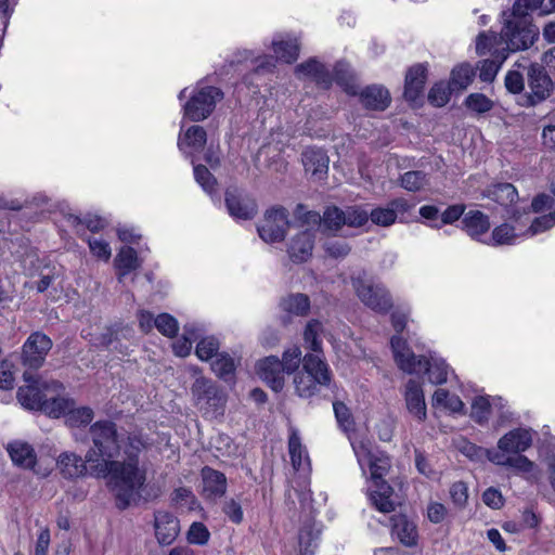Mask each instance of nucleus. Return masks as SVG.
Returning <instances> with one entry per match:
<instances>
[{"mask_svg": "<svg viewBox=\"0 0 555 555\" xmlns=\"http://www.w3.org/2000/svg\"><path fill=\"white\" fill-rule=\"evenodd\" d=\"M93 447L87 452L89 473L96 478L108 477L119 509L137 503L146 481V469L139 465V453L143 447L141 439L128 438L125 450L127 460H113L120 451V440L115 423L98 421L89 429Z\"/></svg>", "mask_w": 555, "mask_h": 555, "instance_id": "f257e3e1", "label": "nucleus"}, {"mask_svg": "<svg viewBox=\"0 0 555 555\" xmlns=\"http://www.w3.org/2000/svg\"><path fill=\"white\" fill-rule=\"evenodd\" d=\"M353 452L363 476L367 470V496L371 504L380 513L393 512L397 505L395 492L384 477L390 469V459L382 451L373 450L370 441H351Z\"/></svg>", "mask_w": 555, "mask_h": 555, "instance_id": "f03ea898", "label": "nucleus"}, {"mask_svg": "<svg viewBox=\"0 0 555 555\" xmlns=\"http://www.w3.org/2000/svg\"><path fill=\"white\" fill-rule=\"evenodd\" d=\"M543 0H516L509 14L504 13V26L500 39L506 44L508 51L529 48L539 35L538 28L532 24L530 11L540 8Z\"/></svg>", "mask_w": 555, "mask_h": 555, "instance_id": "7ed1b4c3", "label": "nucleus"}, {"mask_svg": "<svg viewBox=\"0 0 555 555\" xmlns=\"http://www.w3.org/2000/svg\"><path fill=\"white\" fill-rule=\"evenodd\" d=\"M390 348L395 363L404 373L420 374L424 372L434 385H441L448 380L450 367L437 354H430L429 357L416 356L406 340H402L399 336L391 337Z\"/></svg>", "mask_w": 555, "mask_h": 555, "instance_id": "20e7f679", "label": "nucleus"}, {"mask_svg": "<svg viewBox=\"0 0 555 555\" xmlns=\"http://www.w3.org/2000/svg\"><path fill=\"white\" fill-rule=\"evenodd\" d=\"M186 98L182 104L183 117L197 122L212 114L217 103L223 99V92L217 87L198 82L190 91L189 88L180 91L178 99L182 101Z\"/></svg>", "mask_w": 555, "mask_h": 555, "instance_id": "39448f33", "label": "nucleus"}, {"mask_svg": "<svg viewBox=\"0 0 555 555\" xmlns=\"http://www.w3.org/2000/svg\"><path fill=\"white\" fill-rule=\"evenodd\" d=\"M332 372L328 364L318 354L304 357V372L295 375L294 384L299 397L310 398L318 391V386H328Z\"/></svg>", "mask_w": 555, "mask_h": 555, "instance_id": "423d86ee", "label": "nucleus"}, {"mask_svg": "<svg viewBox=\"0 0 555 555\" xmlns=\"http://www.w3.org/2000/svg\"><path fill=\"white\" fill-rule=\"evenodd\" d=\"M271 49L275 57L271 55L256 56L253 51H244V61H250L254 70L258 74L272 70L276 61L292 64L298 59L299 44L297 39L288 35H275L271 42Z\"/></svg>", "mask_w": 555, "mask_h": 555, "instance_id": "0eeeda50", "label": "nucleus"}, {"mask_svg": "<svg viewBox=\"0 0 555 555\" xmlns=\"http://www.w3.org/2000/svg\"><path fill=\"white\" fill-rule=\"evenodd\" d=\"M351 283L359 299L373 311L385 314L392 307L391 297L385 286L374 283L364 271L353 274Z\"/></svg>", "mask_w": 555, "mask_h": 555, "instance_id": "6e6552de", "label": "nucleus"}, {"mask_svg": "<svg viewBox=\"0 0 555 555\" xmlns=\"http://www.w3.org/2000/svg\"><path fill=\"white\" fill-rule=\"evenodd\" d=\"M301 219V230L295 234L289 243L287 253L292 261L301 263L307 261L313 250L315 225H320L321 216L315 211H307L304 216L299 215Z\"/></svg>", "mask_w": 555, "mask_h": 555, "instance_id": "1a4fd4ad", "label": "nucleus"}, {"mask_svg": "<svg viewBox=\"0 0 555 555\" xmlns=\"http://www.w3.org/2000/svg\"><path fill=\"white\" fill-rule=\"evenodd\" d=\"M23 376L26 385L18 388L17 399L28 410H42L48 399L47 392L62 388V385L55 380L46 382L28 372Z\"/></svg>", "mask_w": 555, "mask_h": 555, "instance_id": "9d476101", "label": "nucleus"}, {"mask_svg": "<svg viewBox=\"0 0 555 555\" xmlns=\"http://www.w3.org/2000/svg\"><path fill=\"white\" fill-rule=\"evenodd\" d=\"M196 406L205 414H219L225 399L222 391L208 378L198 376L191 387Z\"/></svg>", "mask_w": 555, "mask_h": 555, "instance_id": "9b49d317", "label": "nucleus"}, {"mask_svg": "<svg viewBox=\"0 0 555 555\" xmlns=\"http://www.w3.org/2000/svg\"><path fill=\"white\" fill-rule=\"evenodd\" d=\"M508 219L509 222L495 227L488 241H483V243L491 246L514 245L526 238L524 227L529 223L528 214L513 210L512 215H508Z\"/></svg>", "mask_w": 555, "mask_h": 555, "instance_id": "f8f14e48", "label": "nucleus"}, {"mask_svg": "<svg viewBox=\"0 0 555 555\" xmlns=\"http://www.w3.org/2000/svg\"><path fill=\"white\" fill-rule=\"evenodd\" d=\"M288 227L287 210L283 207H273L266 211L263 221L257 231L262 241L275 243L284 240Z\"/></svg>", "mask_w": 555, "mask_h": 555, "instance_id": "ddd939ff", "label": "nucleus"}, {"mask_svg": "<svg viewBox=\"0 0 555 555\" xmlns=\"http://www.w3.org/2000/svg\"><path fill=\"white\" fill-rule=\"evenodd\" d=\"M52 340L41 332H34L23 345V363L29 369H39L52 348Z\"/></svg>", "mask_w": 555, "mask_h": 555, "instance_id": "4468645a", "label": "nucleus"}, {"mask_svg": "<svg viewBox=\"0 0 555 555\" xmlns=\"http://www.w3.org/2000/svg\"><path fill=\"white\" fill-rule=\"evenodd\" d=\"M518 68L527 69L528 86L531 90L530 100L532 104L544 100L551 91L552 80L544 72L543 67L538 64H529L527 60L515 64Z\"/></svg>", "mask_w": 555, "mask_h": 555, "instance_id": "2eb2a0df", "label": "nucleus"}, {"mask_svg": "<svg viewBox=\"0 0 555 555\" xmlns=\"http://www.w3.org/2000/svg\"><path fill=\"white\" fill-rule=\"evenodd\" d=\"M225 205L230 216L236 220H249L257 214L255 199L234 186L225 191Z\"/></svg>", "mask_w": 555, "mask_h": 555, "instance_id": "dca6fc26", "label": "nucleus"}, {"mask_svg": "<svg viewBox=\"0 0 555 555\" xmlns=\"http://www.w3.org/2000/svg\"><path fill=\"white\" fill-rule=\"evenodd\" d=\"M535 431L529 427H517L498 441V451L503 454H519L526 452L533 442Z\"/></svg>", "mask_w": 555, "mask_h": 555, "instance_id": "f3484780", "label": "nucleus"}, {"mask_svg": "<svg viewBox=\"0 0 555 555\" xmlns=\"http://www.w3.org/2000/svg\"><path fill=\"white\" fill-rule=\"evenodd\" d=\"M288 452L293 468L302 478L301 486L304 488L309 483V474L311 472V463L308 451L302 446L298 431L293 429L288 439Z\"/></svg>", "mask_w": 555, "mask_h": 555, "instance_id": "a211bd4d", "label": "nucleus"}, {"mask_svg": "<svg viewBox=\"0 0 555 555\" xmlns=\"http://www.w3.org/2000/svg\"><path fill=\"white\" fill-rule=\"evenodd\" d=\"M403 396L409 413L418 422H424L427 417V409L422 384L415 379H409Z\"/></svg>", "mask_w": 555, "mask_h": 555, "instance_id": "6ab92c4d", "label": "nucleus"}, {"mask_svg": "<svg viewBox=\"0 0 555 555\" xmlns=\"http://www.w3.org/2000/svg\"><path fill=\"white\" fill-rule=\"evenodd\" d=\"M258 376L275 392L284 387V372L280 359L275 356L267 357L257 363Z\"/></svg>", "mask_w": 555, "mask_h": 555, "instance_id": "aec40b11", "label": "nucleus"}, {"mask_svg": "<svg viewBox=\"0 0 555 555\" xmlns=\"http://www.w3.org/2000/svg\"><path fill=\"white\" fill-rule=\"evenodd\" d=\"M154 529L159 544L169 545L179 534V520L169 512H156L154 517Z\"/></svg>", "mask_w": 555, "mask_h": 555, "instance_id": "412c9836", "label": "nucleus"}, {"mask_svg": "<svg viewBox=\"0 0 555 555\" xmlns=\"http://www.w3.org/2000/svg\"><path fill=\"white\" fill-rule=\"evenodd\" d=\"M202 494L208 500H216L227 491V477L223 473L205 466L201 472Z\"/></svg>", "mask_w": 555, "mask_h": 555, "instance_id": "4be33fe9", "label": "nucleus"}, {"mask_svg": "<svg viewBox=\"0 0 555 555\" xmlns=\"http://www.w3.org/2000/svg\"><path fill=\"white\" fill-rule=\"evenodd\" d=\"M409 208L410 204L406 199L402 197L395 198L386 207L373 209L369 217L377 225L389 227L396 222L399 214H404Z\"/></svg>", "mask_w": 555, "mask_h": 555, "instance_id": "5701e85b", "label": "nucleus"}, {"mask_svg": "<svg viewBox=\"0 0 555 555\" xmlns=\"http://www.w3.org/2000/svg\"><path fill=\"white\" fill-rule=\"evenodd\" d=\"M207 141V133L202 126H191L184 132H180L178 147L185 156H193L201 152Z\"/></svg>", "mask_w": 555, "mask_h": 555, "instance_id": "b1692460", "label": "nucleus"}, {"mask_svg": "<svg viewBox=\"0 0 555 555\" xmlns=\"http://www.w3.org/2000/svg\"><path fill=\"white\" fill-rule=\"evenodd\" d=\"M462 223L464 231L472 238L481 243L488 241L489 235L487 233L490 229V220L487 215L479 210H469L464 215Z\"/></svg>", "mask_w": 555, "mask_h": 555, "instance_id": "393cba45", "label": "nucleus"}, {"mask_svg": "<svg viewBox=\"0 0 555 555\" xmlns=\"http://www.w3.org/2000/svg\"><path fill=\"white\" fill-rule=\"evenodd\" d=\"M56 465L64 478L74 479L85 476L88 473L87 455L82 459L74 452H62L57 460Z\"/></svg>", "mask_w": 555, "mask_h": 555, "instance_id": "a878e982", "label": "nucleus"}, {"mask_svg": "<svg viewBox=\"0 0 555 555\" xmlns=\"http://www.w3.org/2000/svg\"><path fill=\"white\" fill-rule=\"evenodd\" d=\"M391 534L405 546H414L418 540L415 522L401 514L391 517Z\"/></svg>", "mask_w": 555, "mask_h": 555, "instance_id": "bb28decb", "label": "nucleus"}, {"mask_svg": "<svg viewBox=\"0 0 555 555\" xmlns=\"http://www.w3.org/2000/svg\"><path fill=\"white\" fill-rule=\"evenodd\" d=\"M488 198L506 208L507 215L513 210H518L515 204L518 199V192L511 183H496L490 186L486 194Z\"/></svg>", "mask_w": 555, "mask_h": 555, "instance_id": "cd10ccee", "label": "nucleus"}, {"mask_svg": "<svg viewBox=\"0 0 555 555\" xmlns=\"http://www.w3.org/2000/svg\"><path fill=\"white\" fill-rule=\"evenodd\" d=\"M487 459L495 465L511 467L519 473H530L534 468V463L521 453L503 454L496 451H488Z\"/></svg>", "mask_w": 555, "mask_h": 555, "instance_id": "c85d7f7f", "label": "nucleus"}, {"mask_svg": "<svg viewBox=\"0 0 555 555\" xmlns=\"http://www.w3.org/2000/svg\"><path fill=\"white\" fill-rule=\"evenodd\" d=\"M426 67L423 64L412 66L405 76L404 98L415 102L423 92L426 80Z\"/></svg>", "mask_w": 555, "mask_h": 555, "instance_id": "c756f323", "label": "nucleus"}, {"mask_svg": "<svg viewBox=\"0 0 555 555\" xmlns=\"http://www.w3.org/2000/svg\"><path fill=\"white\" fill-rule=\"evenodd\" d=\"M360 101L369 109L384 111L390 103V94L382 86H370L360 92Z\"/></svg>", "mask_w": 555, "mask_h": 555, "instance_id": "7c9ffc66", "label": "nucleus"}, {"mask_svg": "<svg viewBox=\"0 0 555 555\" xmlns=\"http://www.w3.org/2000/svg\"><path fill=\"white\" fill-rule=\"evenodd\" d=\"M302 164L306 171L321 179L328 169V157L324 151L310 147L302 153Z\"/></svg>", "mask_w": 555, "mask_h": 555, "instance_id": "2f4dec72", "label": "nucleus"}, {"mask_svg": "<svg viewBox=\"0 0 555 555\" xmlns=\"http://www.w3.org/2000/svg\"><path fill=\"white\" fill-rule=\"evenodd\" d=\"M141 267V260L138 257L137 251L129 246L120 248L115 258V268L118 271L119 282L129 274Z\"/></svg>", "mask_w": 555, "mask_h": 555, "instance_id": "473e14b6", "label": "nucleus"}, {"mask_svg": "<svg viewBox=\"0 0 555 555\" xmlns=\"http://www.w3.org/2000/svg\"><path fill=\"white\" fill-rule=\"evenodd\" d=\"M8 452L12 461L22 467L34 468L36 455L30 444L15 441L8 446Z\"/></svg>", "mask_w": 555, "mask_h": 555, "instance_id": "72a5a7b5", "label": "nucleus"}, {"mask_svg": "<svg viewBox=\"0 0 555 555\" xmlns=\"http://www.w3.org/2000/svg\"><path fill=\"white\" fill-rule=\"evenodd\" d=\"M431 404L435 409L449 411L451 413H461L464 411V403L460 397L443 388H439L434 392Z\"/></svg>", "mask_w": 555, "mask_h": 555, "instance_id": "f704fd0d", "label": "nucleus"}, {"mask_svg": "<svg viewBox=\"0 0 555 555\" xmlns=\"http://www.w3.org/2000/svg\"><path fill=\"white\" fill-rule=\"evenodd\" d=\"M280 307L289 315L304 317L310 310V300L305 294H292L281 300Z\"/></svg>", "mask_w": 555, "mask_h": 555, "instance_id": "c9c22d12", "label": "nucleus"}, {"mask_svg": "<svg viewBox=\"0 0 555 555\" xmlns=\"http://www.w3.org/2000/svg\"><path fill=\"white\" fill-rule=\"evenodd\" d=\"M323 332V325L318 320H311L307 323L304 331V341L306 348L313 351L312 354L322 357V339L321 334Z\"/></svg>", "mask_w": 555, "mask_h": 555, "instance_id": "e433bc0d", "label": "nucleus"}, {"mask_svg": "<svg viewBox=\"0 0 555 555\" xmlns=\"http://www.w3.org/2000/svg\"><path fill=\"white\" fill-rule=\"evenodd\" d=\"M295 70L297 76L300 78H311L324 87L328 86L324 66L315 60H309L299 64Z\"/></svg>", "mask_w": 555, "mask_h": 555, "instance_id": "4c0bfd02", "label": "nucleus"}, {"mask_svg": "<svg viewBox=\"0 0 555 555\" xmlns=\"http://www.w3.org/2000/svg\"><path fill=\"white\" fill-rule=\"evenodd\" d=\"M493 55L494 59L483 60L480 62L479 78L483 82H491L494 80L499 69L507 57L505 53H499L498 49L493 51Z\"/></svg>", "mask_w": 555, "mask_h": 555, "instance_id": "58836bf2", "label": "nucleus"}, {"mask_svg": "<svg viewBox=\"0 0 555 555\" xmlns=\"http://www.w3.org/2000/svg\"><path fill=\"white\" fill-rule=\"evenodd\" d=\"M236 362L233 357L227 352H219L216 354L211 370L222 379L230 380L235 372Z\"/></svg>", "mask_w": 555, "mask_h": 555, "instance_id": "ea45409f", "label": "nucleus"}, {"mask_svg": "<svg viewBox=\"0 0 555 555\" xmlns=\"http://www.w3.org/2000/svg\"><path fill=\"white\" fill-rule=\"evenodd\" d=\"M475 77V69L468 63L455 66L451 73L450 86L453 90L466 89Z\"/></svg>", "mask_w": 555, "mask_h": 555, "instance_id": "a19ab883", "label": "nucleus"}, {"mask_svg": "<svg viewBox=\"0 0 555 555\" xmlns=\"http://www.w3.org/2000/svg\"><path fill=\"white\" fill-rule=\"evenodd\" d=\"M94 417V412L89 406H76L75 401L70 406L65 424L70 428L87 426Z\"/></svg>", "mask_w": 555, "mask_h": 555, "instance_id": "79ce46f5", "label": "nucleus"}, {"mask_svg": "<svg viewBox=\"0 0 555 555\" xmlns=\"http://www.w3.org/2000/svg\"><path fill=\"white\" fill-rule=\"evenodd\" d=\"M344 224H346L344 210L337 207H328L324 211L323 218H321L320 225H315V230L321 228L324 232H336Z\"/></svg>", "mask_w": 555, "mask_h": 555, "instance_id": "37998d69", "label": "nucleus"}, {"mask_svg": "<svg viewBox=\"0 0 555 555\" xmlns=\"http://www.w3.org/2000/svg\"><path fill=\"white\" fill-rule=\"evenodd\" d=\"M428 183V175L421 170L406 171L400 177V185L409 192L421 191Z\"/></svg>", "mask_w": 555, "mask_h": 555, "instance_id": "c03bdc74", "label": "nucleus"}, {"mask_svg": "<svg viewBox=\"0 0 555 555\" xmlns=\"http://www.w3.org/2000/svg\"><path fill=\"white\" fill-rule=\"evenodd\" d=\"M73 402V399L65 397L47 399L42 410L51 417H64L66 420Z\"/></svg>", "mask_w": 555, "mask_h": 555, "instance_id": "a18cd8bd", "label": "nucleus"}, {"mask_svg": "<svg viewBox=\"0 0 555 555\" xmlns=\"http://www.w3.org/2000/svg\"><path fill=\"white\" fill-rule=\"evenodd\" d=\"M334 79L347 94L356 95L358 93V87L352 75L349 73L348 66L343 63H338L334 68Z\"/></svg>", "mask_w": 555, "mask_h": 555, "instance_id": "49530a36", "label": "nucleus"}, {"mask_svg": "<svg viewBox=\"0 0 555 555\" xmlns=\"http://www.w3.org/2000/svg\"><path fill=\"white\" fill-rule=\"evenodd\" d=\"M491 413V402L488 397H476L472 402L470 417L479 425L488 423Z\"/></svg>", "mask_w": 555, "mask_h": 555, "instance_id": "de8ad7c7", "label": "nucleus"}, {"mask_svg": "<svg viewBox=\"0 0 555 555\" xmlns=\"http://www.w3.org/2000/svg\"><path fill=\"white\" fill-rule=\"evenodd\" d=\"M304 363L301 350L298 346H293L283 352L282 360H280L281 367L284 373L292 374Z\"/></svg>", "mask_w": 555, "mask_h": 555, "instance_id": "09e8293b", "label": "nucleus"}, {"mask_svg": "<svg viewBox=\"0 0 555 555\" xmlns=\"http://www.w3.org/2000/svg\"><path fill=\"white\" fill-rule=\"evenodd\" d=\"M452 90L449 83L444 81L437 82L428 93V101L434 106L442 107L449 102Z\"/></svg>", "mask_w": 555, "mask_h": 555, "instance_id": "8fccbe9b", "label": "nucleus"}, {"mask_svg": "<svg viewBox=\"0 0 555 555\" xmlns=\"http://www.w3.org/2000/svg\"><path fill=\"white\" fill-rule=\"evenodd\" d=\"M219 341L217 338L209 336L202 338L195 349L197 358L202 361H208L218 354Z\"/></svg>", "mask_w": 555, "mask_h": 555, "instance_id": "3c124183", "label": "nucleus"}, {"mask_svg": "<svg viewBox=\"0 0 555 555\" xmlns=\"http://www.w3.org/2000/svg\"><path fill=\"white\" fill-rule=\"evenodd\" d=\"M197 335L193 326H185L184 335L172 344V349L176 356L186 357L192 350L193 339Z\"/></svg>", "mask_w": 555, "mask_h": 555, "instance_id": "603ef678", "label": "nucleus"}, {"mask_svg": "<svg viewBox=\"0 0 555 555\" xmlns=\"http://www.w3.org/2000/svg\"><path fill=\"white\" fill-rule=\"evenodd\" d=\"M555 224L554 218L551 214L540 216L532 221H530V225L527 224L524 227V233L526 238L532 237L537 234H540L548 229H551Z\"/></svg>", "mask_w": 555, "mask_h": 555, "instance_id": "864d4df0", "label": "nucleus"}, {"mask_svg": "<svg viewBox=\"0 0 555 555\" xmlns=\"http://www.w3.org/2000/svg\"><path fill=\"white\" fill-rule=\"evenodd\" d=\"M468 109L477 114H483L492 109L493 102L482 93H472L465 100Z\"/></svg>", "mask_w": 555, "mask_h": 555, "instance_id": "5fc2aeb1", "label": "nucleus"}, {"mask_svg": "<svg viewBox=\"0 0 555 555\" xmlns=\"http://www.w3.org/2000/svg\"><path fill=\"white\" fill-rule=\"evenodd\" d=\"M155 327L164 336L173 337L178 333V321L168 313H160L154 320Z\"/></svg>", "mask_w": 555, "mask_h": 555, "instance_id": "6e6d98bb", "label": "nucleus"}, {"mask_svg": "<svg viewBox=\"0 0 555 555\" xmlns=\"http://www.w3.org/2000/svg\"><path fill=\"white\" fill-rule=\"evenodd\" d=\"M186 538L191 544L205 545L209 541L210 532L203 522L195 521L190 526Z\"/></svg>", "mask_w": 555, "mask_h": 555, "instance_id": "4d7b16f0", "label": "nucleus"}, {"mask_svg": "<svg viewBox=\"0 0 555 555\" xmlns=\"http://www.w3.org/2000/svg\"><path fill=\"white\" fill-rule=\"evenodd\" d=\"M194 178L206 193L212 194L217 181L205 166H194Z\"/></svg>", "mask_w": 555, "mask_h": 555, "instance_id": "13d9d810", "label": "nucleus"}, {"mask_svg": "<svg viewBox=\"0 0 555 555\" xmlns=\"http://www.w3.org/2000/svg\"><path fill=\"white\" fill-rule=\"evenodd\" d=\"M345 223L349 227H362L369 220V212L361 207H348L344 210Z\"/></svg>", "mask_w": 555, "mask_h": 555, "instance_id": "bf43d9fd", "label": "nucleus"}, {"mask_svg": "<svg viewBox=\"0 0 555 555\" xmlns=\"http://www.w3.org/2000/svg\"><path fill=\"white\" fill-rule=\"evenodd\" d=\"M88 245L93 256L104 261H107L112 256V248L109 244L102 238H89Z\"/></svg>", "mask_w": 555, "mask_h": 555, "instance_id": "052dcab7", "label": "nucleus"}, {"mask_svg": "<svg viewBox=\"0 0 555 555\" xmlns=\"http://www.w3.org/2000/svg\"><path fill=\"white\" fill-rule=\"evenodd\" d=\"M300 555H312L318 547V534L310 530H301L299 533Z\"/></svg>", "mask_w": 555, "mask_h": 555, "instance_id": "680f3d73", "label": "nucleus"}, {"mask_svg": "<svg viewBox=\"0 0 555 555\" xmlns=\"http://www.w3.org/2000/svg\"><path fill=\"white\" fill-rule=\"evenodd\" d=\"M222 512L233 524L238 525L243 521L244 513L242 505L238 501L234 499L227 500L223 503Z\"/></svg>", "mask_w": 555, "mask_h": 555, "instance_id": "e2e57ef3", "label": "nucleus"}, {"mask_svg": "<svg viewBox=\"0 0 555 555\" xmlns=\"http://www.w3.org/2000/svg\"><path fill=\"white\" fill-rule=\"evenodd\" d=\"M450 496L454 505L464 507L468 499L467 486L462 481L454 482L450 488Z\"/></svg>", "mask_w": 555, "mask_h": 555, "instance_id": "0e129e2a", "label": "nucleus"}, {"mask_svg": "<svg viewBox=\"0 0 555 555\" xmlns=\"http://www.w3.org/2000/svg\"><path fill=\"white\" fill-rule=\"evenodd\" d=\"M498 37L495 34H487V33H480L479 36L476 39V52L478 55H485L486 53L490 52L494 43H496Z\"/></svg>", "mask_w": 555, "mask_h": 555, "instance_id": "69168bd1", "label": "nucleus"}, {"mask_svg": "<svg viewBox=\"0 0 555 555\" xmlns=\"http://www.w3.org/2000/svg\"><path fill=\"white\" fill-rule=\"evenodd\" d=\"M505 87L514 94L520 93L524 90L522 74L517 69L509 70L505 77Z\"/></svg>", "mask_w": 555, "mask_h": 555, "instance_id": "338daca9", "label": "nucleus"}, {"mask_svg": "<svg viewBox=\"0 0 555 555\" xmlns=\"http://www.w3.org/2000/svg\"><path fill=\"white\" fill-rule=\"evenodd\" d=\"M333 408L339 426L346 431L349 430L352 425V421L348 408L341 402H335Z\"/></svg>", "mask_w": 555, "mask_h": 555, "instance_id": "774afa93", "label": "nucleus"}]
</instances>
